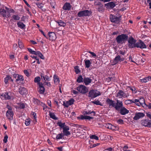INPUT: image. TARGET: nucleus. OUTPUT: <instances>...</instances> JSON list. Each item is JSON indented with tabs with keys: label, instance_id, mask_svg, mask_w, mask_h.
Returning <instances> with one entry per match:
<instances>
[{
	"label": "nucleus",
	"instance_id": "obj_58",
	"mask_svg": "<svg viewBox=\"0 0 151 151\" xmlns=\"http://www.w3.org/2000/svg\"><path fill=\"white\" fill-rule=\"evenodd\" d=\"M8 138V136L7 135H6L4 137L3 141L5 143H6L7 142Z\"/></svg>",
	"mask_w": 151,
	"mask_h": 151
},
{
	"label": "nucleus",
	"instance_id": "obj_54",
	"mask_svg": "<svg viewBox=\"0 0 151 151\" xmlns=\"http://www.w3.org/2000/svg\"><path fill=\"white\" fill-rule=\"evenodd\" d=\"M36 4L38 7L40 9L42 8L43 6V4L42 3H37Z\"/></svg>",
	"mask_w": 151,
	"mask_h": 151
},
{
	"label": "nucleus",
	"instance_id": "obj_23",
	"mask_svg": "<svg viewBox=\"0 0 151 151\" xmlns=\"http://www.w3.org/2000/svg\"><path fill=\"white\" fill-rule=\"evenodd\" d=\"M82 113L84 115L85 114H88V115H89L90 114H91V116H95L96 114V113L95 111H91L90 110H88V111H83L82 112Z\"/></svg>",
	"mask_w": 151,
	"mask_h": 151
},
{
	"label": "nucleus",
	"instance_id": "obj_27",
	"mask_svg": "<svg viewBox=\"0 0 151 151\" xmlns=\"http://www.w3.org/2000/svg\"><path fill=\"white\" fill-rule=\"evenodd\" d=\"M91 60H92L91 59L90 60L85 59L84 60L86 68H88L90 66L91 64Z\"/></svg>",
	"mask_w": 151,
	"mask_h": 151
},
{
	"label": "nucleus",
	"instance_id": "obj_33",
	"mask_svg": "<svg viewBox=\"0 0 151 151\" xmlns=\"http://www.w3.org/2000/svg\"><path fill=\"white\" fill-rule=\"evenodd\" d=\"M17 25L18 27L21 29H24L25 28V25L23 23L21 22H18Z\"/></svg>",
	"mask_w": 151,
	"mask_h": 151
},
{
	"label": "nucleus",
	"instance_id": "obj_14",
	"mask_svg": "<svg viewBox=\"0 0 151 151\" xmlns=\"http://www.w3.org/2000/svg\"><path fill=\"white\" fill-rule=\"evenodd\" d=\"M48 39L52 41L55 40L56 38V34L54 32H49L48 33Z\"/></svg>",
	"mask_w": 151,
	"mask_h": 151
},
{
	"label": "nucleus",
	"instance_id": "obj_52",
	"mask_svg": "<svg viewBox=\"0 0 151 151\" xmlns=\"http://www.w3.org/2000/svg\"><path fill=\"white\" fill-rule=\"evenodd\" d=\"M118 129L119 128L117 127H116L112 125L111 129L113 131H116V130H118Z\"/></svg>",
	"mask_w": 151,
	"mask_h": 151
},
{
	"label": "nucleus",
	"instance_id": "obj_15",
	"mask_svg": "<svg viewBox=\"0 0 151 151\" xmlns=\"http://www.w3.org/2000/svg\"><path fill=\"white\" fill-rule=\"evenodd\" d=\"M128 96V95L122 90H119L117 93L116 96L119 97V98H125L127 97Z\"/></svg>",
	"mask_w": 151,
	"mask_h": 151
},
{
	"label": "nucleus",
	"instance_id": "obj_62",
	"mask_svg": "<svg viewBox=\"0 0 151 151\" xmlns=\"http://www.w3.org/2000/svg\"><path fill=\"white\" fill-rule=\"evenodd\" d=\"M89 52L90 54H91L93 57H96V54L94 52H92L90 51H89V52Z\"/></svg>",
	"mask_w": 151,
	"mask_h": 151
},
{
	"label": "nucleus",
	"instance_id": "obj_6",
	"mask_svg": "<svg viewBox=\"0 0 151 151\" xmlns=\"http://www.w3.org/2000/svg\"><path fill=\"white\" fill-rule=\"evenodd\" d=\"M101 95L100 92L96 90H91L88 93V96L91 99H94Z\"/></svg>",
	"mask_w": 151,
	"mask_h": 151
},
{
	"label": "nucleus",
	"instance_id": "obj_40",
	"mask_svg": "<svg viewBox=\"0 0 151 151\" xmlns=\"http://www.w3.org/2000/svg\"><path fill=\"white\" fill-rule=\"evenodd\" d=\"M124 103L126 105L129 104L134 103V102L132 100L128 99L125 100L124 101Z\"/></svg>",
	"mask_w": 151,
	"mask_h": 151
},
{
	"label": "nucleus",
	"instance_id": "obj_35",
	"mask_svg": "<svg viewBox=\"0 0 151 151\" xmlns=\"http://www.w3.org/2000/svg\"><path fill=\"white\" fill-rule=\"evenodd\" d=\"M37 55L41 59H44L45 57L41 52L39 51H37V52L36 55Z\"/></svg>",
	"mask_w": 151,
	"mask_h": 151
},
{
	"label": "nucleus",
	"instance_id": "obj_9",
	"mask_svg": "<svg viewBox=\"0 0 151 151\" xmlns=\"http://www.w3.org/2000/svg\"><path fill=\"white\" fill-rule=\"evenodd\" d=\"M0 98L2 99L10 100L13 99V97L11 93L5 92L1 95Z\"/></svg>",
	"mask_w": 151,
	"mask_h": 151
},
{
	"label": "nucleus",
	"instance_id": "obj_61",
	"mask_svg": "<svg viewBox=\"0 0 151 151\" xmlns=\"http://www.w3.org/2000/svg\"><path fill=\"white\" fill-rule=\"evenodd\" d=\"M93 119V117H92L90 116H85V119H88L89 120H90L91 119Z\"/></svg>",
	"mask_w": 151,
	"mask_h": 151
},
{
	"label": "nucleus",
	"instance_id": "obj_12",
	"mask_svg": "<svg viewBox=\"0 0 151 151\" xmlns=\"http://www.w3.org/2000/svg\"><path fill=\"white\" fill-rule=\"evenodd\" d=\"M5 8L7 9V11L4 9H0L1 14L4 17H9L10 16L9 13L7 14L8 13V11L9 9L6 7H5Z\"/></svg>",
	"mask_w": 151,
	"mask_h": 151
},
{
	"label": "nucleus",
	"instance_id": "obj_42",
	"mask_svg": "<svg viewBox=\"0 0 151 151\" xmlns=\"http://www.w3.org/2000/svg\"><path fill=\"white\" fill-rule=\"evenodd\" d=\"M9 75H7L6 77L4 78V82L5 83L7 84L8 83V81L9 79Z\"/></svg>",
	"mask_w": 151,
	"mask_h": 151
},
{
	"label": "nucleus",
	"instance_id": "obj_53",
	"mask_svg": "<svg viewBox=\"0 0 151 151\" xmlns=\"http://www.w3.org/2000/svg\"><path fill=\"white\" fill-rule=\"evenodd\" d=\"M18 45L19 47L20 48H22L23 47V45L22 43L20 41H18Z\"/></svg>",
	"mask_w": 151,
	"mask_h": 151
},
{
	"label": "nucleus",
	"instance_id": "obj_36",
	"mask_svg": "<svg viewBox=\"0 0 151 151\" xmlns=\"http://www.w3.org/2000/svg\"><path fill=\"white\" fill-rule=\"evenodd\" d=\"M49 115L50 118L54 120H57L58 119V118L55 116L54 113L50 112Z\"/></svg>",
	"mask_w": 151,
	"mask_h": 151
},
{
	"label": "nucleus",
	"instance_id": "obj_28",
	"mask_svg": "<svg viewBox=\"0 0 151 151\" xmlns=\"http://www.w3.org/2000/svg\"><path fill=\"white\" fill-rule=\"evenodd\" d=\"M55 21L60 27H65L66 25V23L61 20H58Z\"/></svg>",
	"mask_w": 151,
	"mask_h": 151
},
{
	"label": "nucleus",
	"instance_id": "obj_31",
	"mask_svg": "<svg viewBox=\"0 0 151 151\" xmlns=\"http://www.w3.org/2000/svg\"><path fill=\"white\" fill-rule=\"evenodd\" d=\"M18 91L21 94L23 95L26 92V90L25 88L23 87H20L19 88Z\"/></svg>",
	"mask_w": 151,
	"mask_h": 151
},
{
	"label": "nucleus",
	"instance_id": "obj_34",
	"mask_svg": "<svg viewBox=\"0 0 151 151\" xmlns=\"http://www.w3.org/2000/svg\"><path fill=\"white\" fill-rule=\"evenodd\" d=\"M54 81L55 83H59L60 82V80L58 77L56 75H54L53 76Z\"/></svg>",
	"mask_w": 151,
	"mask_h": 151
},
{
	"label": "nucleus",
	"instance_id": "obj_3",
	"mask_svg": "<svg viewBox=\"0 0 151 151\" xmlns=\"http://www.w3.org/2000/svg\"><path fill=\"white\" fill-rule=\"evenodd\" d=\"M127 46L129 48H133L136 47L137 40L134 39L132 37L130 36L128 37Z\"/></svg>",
	"mask_w": 151,
	"mask_h": 151
},
{
	"label": "nucleus",
	"instance_id": "obj_8",
	"mask_svg": "<svg viewBox=\"0 0 151 151\" xmlns=\"http://www.w3.org/2000/svg\"><path fill=\"white\" fill-rule=\"evenodd\" d=\"M121 16L118 17L112 14H111L109 16L110 21L116 24L119 23L121 20Z\"/></svg>",
	"mask_w": 151,
	"mask_h": 151
},
{
	"label": "nucleus",
	"instance_id": "obj_45",
	"mask_svg": "<svg viewBox=\"0 0 151 151\" xmlns=\"http://www.w3.org/2000/svg\"><path fill=\"white\" fill-rule=\"evenodd\" d=\"M148 120L145 119L142 121V125L145 127H147V124L148 123Z\"/></svg>",
	"mask_w": 151,
	"mask_h": 151
},
{
	"label": "nucleus",
	"instance_id": "obj_32",
	"mask_svg": "<svg viewBox=\"0 0 151 151\" xmlns=\"http://www.w3.org/2000/svg\"><path fill=\"white\" fill-rule=\"evenodd\" d=\"M149 80H151V77L148 76L140 79V81L142 83H146Z\"/></svg>",
	"mask_w": 151,
	"mask_h": 151
},
{
	"label": "nucleus",
	"instance_id": "obj_44",
	"mask_svg": "<svg viewBox=\"0 0 151 151\" xmlns=\"http://www.w3.org/2000/svg\"><path fill=\"white\" fill-rule=\"evenodd\" d=\"M130 90L132 91V92L134 93H137V91L136 90L135 88L134 87H129Z\"/></svg>",
	"mask_w": 151,
	"mask_h": 151
},
{
	"label": "nucleus",
	"instance_id": "obj_20",
	"mask_svg": "<svg viewBox=\"0 0 151 151\" xmlns=\"http://www.w3.org/2000/svg\"><path fill=\"white\" fill-rule=\"evenodd\" d=\"M14 113L13 111H7L6 116L9 120H12L13 119Z\"/></svg>",
	"mask_w": 151,
	"mask_h": 151
},
{
	"label": "nucleus",
	"instance_id": "obj_60",
	"mask_svg": "<svg viewBox=\"0 0 151 151\" xmlns=\"http://www.w3.org/2000/svg\"><path fill=\"white\" fill-rule=\"evenodd\" d=\"M39 31L41 32L42 34L47 39H48L47 36H46L45 35V34L44 32L42 30V29H39Z\"/></svg>",
	"mask_w": 151,
	"mask_h": 151
},
{
	"label": "nucleus",
	"instance_id": "obj_63",
	"mask_svg": "<svg viewBox=\"0 0 151 151\" xmlns=\"http://www.w3.org/2000/svg\"><path fill=\"white\" fill-rule=\"evenodd\" d=\"M44 83L45 85H46L47 86H48L49 87H50L51 86L50 82L48 81H45L44 82Z\"/></svg>",
	"mask_w": 151,
	"mask_h": 151
},
{
	"label": "nucleus",
	"instance_id": "obj_55",
	"mask_svg": "<svg viewBox=\"0 0 151 151\" xmlns=\"http://www.w3.org/2000/svg\"><path fill=\"white\" fill-rule=\"evenodd\" d=\"M100 145L99 143H96L95 144L93 145H90V147L91 148H93L94 147H96V146L99 145Z\"/></svg>",
	"mask_w": 151,
	"mask_h": 151
},
{
	"label": "nucleus",
	"instance_id": "obj_25",
	"mask_svg": "<svg viewBox=\"0 0 151 151\" xmlns=\"http://www.w3.org/2000/svg\"><path fill=\"white\" fill-rule=\"evenodd\" d=\"M83 81L85 85L87 86L91 83L92 79L89 78H85L83 79Z\"/></svg>",
	"mask_w": 151,
	"mask_h": 151
},
{
	"label": "nucleus",
	"instance_id": "obj_47",
	"mask_svg": "<svg viewBox=\"0 0 151 151\" xmlns=\"http://www.w3.org/2000/svg\"><path fill=\"white\" fill-rule=\"evenodd\" d=\"M78 68L79 67L78 66H76L74 67L75 72L77 74L79 73L80 72V71L79 70Z\"/></svg>",
	"mask_w": 151,
	"mask_h": 151
},
{
	"label": "nucleus",
	"instance_id": "obj_10",
	"mask_svg": "<svg viewBox=\"0 0 151 151\" xmlns=\"http://www.w3.org/2000/svg\"><path fill=\"white\" fill-rule=\"evenodd\" d=\"M136 47L142 49H145L147 48V46L141 40H139L137 42Z\"/></svg>",
	"mask_w": 151,
	"mask_h": 151
},
{
	"label": "nucleus",
	"instance_id": "obj_11",
	"mask_svg": "<svg viewBox=\"0 0 151 151\" xmlns=\"http://www.w3.org/2000/svg\"><path fill=\"white\" fill-rule=\"evenodd\" d=\"M123 107V104L122 101L117 100L116 103L115 104V106H114L115 109L117 111H119L120 109Z\"/></svg>",
	"mask_w": 151,
	"mask_h": 151
},
{
	"label": "nucleus",
	"instance_id": "obj_41",
	"mask_svg": "<svg viewBox=\"0 0 151 151\" xmlns=\"http://www.w3.org/2000/svg\"><path fill=\"white\" fill-rule=\"evenodd\" d=\"M12 18L13 20H18L20 19V17L18 15H14L12 16Z\"/></svg>",
	"mask_w": 151,
	"mask_h": 151
},
{
	"label": "nucleus",
	"instance_id": "obj_1",
	"mask_svg": "<svg viewBox=\"0 0 151 151\" xmlns=\"http://www.w3.org/2000/svg\"><path fill=\"white\" fill-rule=\"evenodd\" d=\"M65 123H62L61 121L58 122L57 123V124L60 127V128L63 129V132L64 136H68L70 134V132L68 131L70 128L68 126L65 124Z\"/></svg>",
	"mask_w": 151,
	"mask_h": 151
},
{
	"label": "nucleus",
	"instance_id": "obj_39",
	"mask_svg": "<svg viewBox=\"0 0 151 151\" xmlns=\"http://www.w3.org/2000/svg\"><path fill=\"white\" fill-rule=\"evenodd\" d=\"M41 78L40 77L38 76L35 77L34 79V81L35 83H37L39 85L41 83H40Z\"/></svg>",
	"mask_w": 151,
	"mask_h": 151
},
{
	"label": "nucleus",
	"instance_id": "obj_46",
	"mask_svg": "<svg viewBox=\"0 0 151 151\" xmlns=\"http://www.w3.org/2000/svg\"><path fill=\"white\" fill-rule=\"evenodd\" d=\"M31 117L33 118H34L35 120H36L37 118L36 114L34 112H32L31 114Z\"/></svg>",
	"mask_w": 151,
	"mask_h": 151
},
{
	"label": "nucleus",
	"instance_id": "obj_48",
	"mask_svg": "<svg viewBox=\"0 0 151 151\" xmlns=\"http://www.w3.org/2000/svg\"><path fill=\"white\" fill-rule=\"evenodd\" d=\"M91 102L92 103H93V104H94L96 105H101V103L98 100L95 101H91Z\"/></svg>",
	"mask_w": 151,
	"mask_h": 151
},
{
	"label": "nucleus",
	"instance_id": "obj_19",
	"mask_svg": "<svg viewBox=\"0 0 151 151\" xmlns=\"http://www.w3.org/2000/svg\"><path fill=\"white\" fill-rule=\"evenodd\" d=\"M136 105L138 106H145L146 104L145 103V99L143 98H141L139 99V103H136Z\"/></svg>",
	"mask_w": 151,
	"mask_h": 151
},
{
	"label": "nucleus",
	"instance_id": "obj_26",
	"mask_svg": "<svg viewBox=\"0 0 151 151\" xmlns=\"http://www.w3.org/2000/svg\"><path fill=\"white\" fill-rule=\"evenodd\" d=\"M32 101L34 104L37 105H42V104H43L42 102H41L39 100L35 98H33L32 99Z\"/></svg>",
	"mask_w": 151,
	"mask_h": 151
},
{
	"label": "nucleus",
	"instance_id": "obj_57",
	"mask_svg": "<svg viewBox=\"0 0 151 151\" xmlns=\"http://www.w3.org/2000/svg\"><path fill=\"white\" fill-rule=\"evenodd\" d=\"M69 102L70 103V105H71L73 104L75 101L73 99H71L70 100H68Z\"/></svg>",
	"mask_w": 151,
	"mask_h": 151
},
{
	"label": "nucleus",
	"instance_id": "obj_22",
	"mask_svg": "<svg viewBox=\"0 0 151 151\" xmlns=\"http://www.w3.org/2000/svg\"><path fill=\"white\" fill-rule=\"evenodd\" d=\"M116 5L114 2H110L105 4V6H107V7H108L110 9H113L114 8Z\"/></svg>",
	"mask_w": 151,
	"mask_h": 151
},
{
	"label": "nucleus",
	"instance_id": "obj_18",
	"mask_svg": "<svg viewBox=\"0 0 151 151\" xmlns=\"http://www.w3.org/2000/svg\"><path fill=\"white\" fill-rule=\"evenodd\" d=\"M106 103L109 105V107L110 108L111 106L114 107L115 106V101L109 98H107L106 100Z\"/></svg>",
	"mask_w": 151,
	"mask_h": 151
},
{
	"label": "nucleus",
	"instance_id": "obj_24",
	"mask_svg": "<svg viewBox=\"0 0 151 151\" xmlns=\"http://www.w3.org/2000/svg\"><path fill=\"white\" fill-rule=\"evenodd\" d=\"M39 92L40 94H43L45 91V88L43 86V84L41 83L39 85Z\"/></svg>",
	"mask_w": 151,
	"mask_h": 151
},
{
	"label": "nucleus",
	"instance_id": "obj_16",
	"mask_svg": "<svg viewBox=\"0 0 151 151\" xmlns=\"http://www.w3.org/2000/svg\"><path fill=\"white\" fill-rule=\"evenodd\" d=\"M145 116V114L143 113H137L135 114L133 119L135 120H137L140 118L143 117Z\"/></svg>",
	"mask_w": 151,
	"mask_h": 151
},
{
	"label": "nucleus",
	"instance_id": "obj_4",
	"mask_svg": "<svg viewBox=\"0 0 151 151\" xmlns=\"http://www.w3.org/2000/svg\"><path fill=\"white\" fill-rule=\"evenodd\" d=\"M94 5L96 9L100 12H102L104 11V9L103 4L98 1H96L94 3Z\"/></svg>",
	"mask_w": 151,
	"mask_h": 151
},
{
	"label": "nucleus",
	"instance_id": "obj_17",
	"mask_svg": "<svg viewBox=\"0 0 151 151\" xmlns=\"http://www.w3.org/2000/svg\"><path fill=\"white\" fill-rule=\"evenodd\" d=\"M118 111H119L120 114L123 115H125L129 112V110L127 109L124 106L120 109Z\"/></svg>",
	"mask_w": 151,
	"mask_h": 151
},
{
	"label": "nucleus",
	"instance_id": "obj_7",
	"mask_svg": "<svg viewBox=\"0 0 151 151\" xmlns=\"http://www.w3.org/2000/svg\"><path fill=\"white\" fill-rule=\"evenodd\" d=\"M91 13V11L86 10L81 11L78 12L77 14V16L79 17L89 16Z\"/></svg>",
	"mask_w": 151,
	"mask_h": 151
},
{
	"label": "nucleus",
	"instance_id": "obj_59",
	"mask_svg": "<svg viewBox=\"0 0 151 151\" xmlns=\"http://www.w3.org/2000/svg\"><path fill=\"white\" fill-rule=\"evenodd\" d=\"M123 120L122 119H119L117 121V122L119 124H123Z\"/></svg>",
	"mask_w": 151,
	"mask_h": 151
},
{
	"label": "nucleus",
	"instance_id": "obj_43",
	"mask_svg": "<svg viewBox=\"0 0 151 151\" xmlns=\"http://www.w3.org/2000/svg\"><path fill=\"white\" fill-rule=\"evenodd\" d=\"M90 137L91 139H95L96 140H98L99 139L98 137L95 135H90Z\"/></svg>",
	"mask_w": 151,
	"mask_h": 151
},
{
	"label": "nucleus",
	"instance_id": "obj_29",
	"mask_svg": "<svg viewBox=\"0 0 151 151\" xmlns=\"http://www.w3.org/2000/svg\"><path fill=\"white\" fill-rule=\"evenodd\" d=\"M120 56L118 55L116 56L114 59L113 63V65H115L117 64L119 61L120 62Z\"/></svg>",
	"mask_w": 151,
	"mask_h": 151
},
{
	"label": "nucleus",
	"instance_id": "obj_30",
	"mask_svg": "<svg viewBox=\"0 0 151 151\" xmlns=\"http://www.w3.org/2000/svg\"><path fill=\"white\" fill-rule=\"evenodd\" d=\"M40 75L42 79H43L45 81H49L50 80V78L48 76L45 75L43 73H41Z\"/></svg>",
	"mask_w": 151,
	"mask_h": 151
},
{
	"label": "nucleus",
	"instance_id": "obj_2",
	"mask_svg": "<svg viewBox=\"0 0 151 151\" xmlns=\"http://www.w3.org/2000/svg\"><path fill=\"white\" fill-rule=\"evenodd\" d=\"M128 36L127 34H122L118 35L116 38V40L117 43L122 44L128 40Z\"/></svg>",
	"mask_w": 151,
	"mask_h": 151
},
{
	"label": "nucleus",
	"instance_id": "obj_21",
	"mask_svg": "<svg viewBox=\"0 0 151 151\" xmlns=\"http://www.w3.org/2000/svg\"><path fill=\"white\" fill-rule=\"evenodd\" d=\"M71 8V6L69 3L66 2L63 5V9L64 10H70Z\"/></svg>",
	"mask_w": 151,
	"mask_h": 151
},
{
	"label": "nucleus",
	"instance_id": "obj_56",
	"mask_svg": "<svg viewBox=\"0 0 151 151\" xmlns=\"http://www.w3.org/2000/svg\"><path fill=\"white\" fill-rule=\"evenodd\" d=\"M146 116L151 120V112H149L146 113Z\"/></svg>",
	"mask_w": 151,
	"mask_h": 151
},
{
	"label": "nucleus",
	"instance_id": "obj_50",
	"mask_svg": "<svg viewBox=\"0 0 151 151\" xmlns=\"http://www.w3.org/2000/svg\"><path fill=\"white\" fill-rule=\"evenodd\" d=\"M29 52L31 54L36 55L37 51H35L29 48Z\"/></svg>",
	"mask_w": 151,
	"mask_h": 151
},
{
	"label": "nucleus",
	"instance_id": "obj_13",
	"mask_svg": "<svg viewBox=\"0 0 151 151\" xmlns=\"http://www.w3.org/2000/svg\"><path fill=\"white\" fill-rule=\"evenodd\" d=\"M13 77L15 78L16 81L17 83H20L24 80L23 76L21 75L15 74L13 75Z\"/></svg>",
	"mask_w": 151,
	"mask_h": 151
},
{
	"label": "nucleus",
	"instance_id": "obj_37",
	"mask_svg": "<svg viewBox=\"0 0 151 151\" xmlns=\"http://www.w3.org/2000/svg\"><path fill=\"white\" fill-rule=\"evenodd\" d=\"M64 136L63 134H62V133L58 134L56 136V139H62Z\"/></svg>",
	"mask_w": 151,
	"mask_h": 151
},
{
	"label": "nucleus",
	"instance_id": "obj_51",
	"mask_svg": "<svg viewBox=\"0 0 151 151\" xmlns=\"http://www.w3.org/2000/svg\"><path fill=\"white\" fill-rule=\"evenodd\" d=\"M112 124L110 123H108L106 124L105 127L109 129H111Z\"/></svg>",
	"mask_w": 151,
	"mask_h": 151
},
{
	"label": "nucleus",
	"instance_id": "obj_49",
	"mask_svg": "<svg viewBox=\"0 0 151 151\" xmlns=\"http://www.w3.org/2000/svg\"><path fill=\"white\" fill-rule=\"evenodd\" d=\"M25 106V105L23 103H20L19 104L18 108L21 109H24V108Z\"/></svg>",
	"mask_w": 151,
	"mask_h": 151
},
{
	"label": "nucleus",
	"instance_id": "obj_5",
	"mask_svg": "<svg viewBox=\"0 0 151 151\" xmlns=\"http://www.w3.org/2000/svg\"><path fill=\"white\" fill-rule=\"evenodd\" d=\"M76 89L82 94H85L88 91V88L83 85H79L76 88Z\"/></svg>",
	"mask_w": 151,
	"mask_h": 151
},
{
	"label": "nucleus",
	"instance_id": "obj_38",
	"mask_svg": "<svg viewBox=\"0 0 151 151\" xmlns=\"http://www.w3.org/2000/svg\"><path fill=\"white\" fill-rule=\"evenodd\" d=\"M83 80L82 76L81 75H80L77 79V81L78 83H80L83 82Z\"/></svg>",
	"mask_w": 151,
	"mask_h": 151
},
{
	"label": "nucleus",
	"instance_id": "obj_64",
	"mask_svg": "<svg viewBox=\"0 0 151 151\" xmlns=\"http://www.w3.org/2000/svg\"><path fill=\"white\" fill-rule=\"evenodd\" d=\"M148 123L147 124V127H151V120H148Z\"/></svg>",
	"mask_w": 151,
	"mask_h": 151
}]
</instances>
